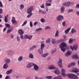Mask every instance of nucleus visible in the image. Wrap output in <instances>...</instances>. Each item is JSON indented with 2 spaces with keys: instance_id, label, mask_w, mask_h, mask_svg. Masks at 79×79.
<instances>
[{
  "instance_id": "obj_24",
  "label": "nucleus",
  "mask_w": 79,
  "mask_h": 79,
  "mask_svg": "<svg viewBox=\"0 0 79 79\" xmlns=\"http://www.w3.org/2000/svg\"><path fill=\"white\" fill-rule=\"evenodd\" d=\"M36 48V46L35 45L33 46L31 48H30V51H32V50H33L34 48Z\"/></svg>"
},
{
  "instance_id": "obj_11",
  "label": "nucleus",
  "mask_w": 79,
  "mask_h": 79,
  "mask_svg": "<svg viewBox=\"0 0 79 79\" xmlns=\"http://www.w3.org/2000/svg\"><path fill=\"white\" fill-rule=\"evenodd\" d=\"M65 70L63 69H61V74L63 76H66V74H65Z\"/></svg>"
},
{
  "instance_id": "obj_8",
  "label": "nucleus",
  "mask_w": 79,
  "mask_h": 79,
  "mask_svg": "<svg viewBox=\"0 0 79 79\" xmlns=\"http://www.w3.org/2000/svg\"><path fill=\"white\" fill-rule=\"evenodd\" d=\"M72 58L73 59H79V56L77 54H74L72 56Z\"/></svg>"
},
{
  "instance_id": "obj_5",
  "label": "nucleus",
  "mask_w": 79,
  "mask_h": 79,
  "mask_svg": "<svg viewBox=\"0 0 79 79\" xmlns=\"http://www.w3.org/2000/svg\"><path fill=\"white\" fill-rule=\"evenodd\" d=\"M70 47L71 49L73 51L74 50V49L75 50H76L77 49V48H78V45L77 44H75L73 46V47L72 46H70Z\"/></svg>"
},
{
  "instance_id": "obj_25",
  "label": "nucleus",
  "mask_w": 79,
  "mask_h": 79,
  "mask_svg": "<svg viewBox=\"0 0 79 79\" xmlns=\"http://www.w3.org/2000/svg\"><path fill=\"white\" fill-rule=\"evenodd\" d=\"M12 19L11 20L13 24H15L16 22V20H15V18L14 17H12Z\"/></svg>"
},
{
  "instance_id": "obj_61",
  "label": "nucleus",
  "mask_w": 79,
  "mask_h": 79,
  "mask_svg": "<svg viewBox=\"0 0 79 79\" xmlns=\"http://www.w3.org/2000/svg\"><path fill=\"white\" fill-rule=\"evenodd\" d=\"M11 38V39L13 38H14V35H11L10 36Z\"/></svg>"
},
{
  "instance_id": "obj_44",
  "label": "nucleus",
  "mask_w": 79,
  "mask_h": 79,
  "mask_svg": "<svg viewBox=\"0 0 79 79\" xmlns=\"http://www.w3.org/2000/svg\"><path fill=\"white\" fill-rule=\"evenodd\" d=\"M73 39H69V43H70V44H71V43H72V42H73Z\"/></svg>"
},
{
  "instance_id": "obj_38",
  "label": "nucleus",
  "mask_w": 79,
  "mask_h": 79,
  "mask_svg": "<svg viewBox=\"0 0 79 79\" xmlns=\"http://www.w3.org/2000/svg\"><path fill=\"white\" fill-rule=\"evenodd\" d=\"M27 23V21H25L23 23V24L22 25V26H24V25L26 24Z\"/></svg>"
},
{
  "instance_id": "obj_47",
  "label": "nucleus",
  "mask_w": 79,
  "mask_h": 79,
  "mask_svg": "<svg viewBox=\"0 0 79 79\" xmlns=\"http://www.w3.org/2000/svg\"><path fill=\"white\" fill-rule=\"evenodd\" d=\"M30 25L31 27H32V21L30 22Z\"/></svg>"
},
{
  "instance_id": "obj_51",
  "label": "nucleus",
  "mask_w": 79,
  "mask_h": 79,
  "mask_svg": "<svg viewBox=\"0 0 79 79\" xmlns=\"http://www.w3.org/2000/svg\"><path fill=\"white\" fill-rule=\"evenodd\" d=\"M73 12V9H69L68 11V13H70L71 12Z\"/></svg>"
},
{
  "instance_id": "obj_52",
  "label": "nucleus",
  "mask_w": 79,
  "mask_h": 79,
  "mask_svg": "<svg viewBox=\"0 0 79 79\" xmlns=\"http://www.w3.org/2000/svg\"><path fill=\"white\" fill-rule=\"evenodd\" d=\"M57 79H61V77L62 76L61 75H60L59 76L57 77Z\"/></svg>"
},
{
  "instance_id": "obj_14",
  "label": "nucleus",
  "mask_w": 79,
  "mask_h": 79,
  "mask_svg": "<svg viewBox=\"0 0 79 79\" xmlns=\"http://www.w3.org/2000/svg\"><path fill=\"white\" fill-rule=\"evenodd\" d=\"M18 33L20 35H23L24 34V31L21 29H19L18 31Z\"/></svg>"
},
{
  "instance_id": "obj_30",
  "label": "nucleus",
  "mask_w": 79,
  "mask_h": 79,
  "mask_svg": "<svg viewBox=\"0 0 79 79\" xmlns=\"http://www.w3.org/2000/svg\"><path fill=\"white\" fill-rule=\"evenodd\" d=\"M71 32L72 34H74V32L76 33V31L74 28H72L71 30Z\"/></svg>"
},
{
  "instance_id": "obj_49",
  "label": "nucleus",
  "mask_w": 79,
  "mask_h": 79,
  "mask_svg": "<svg viewBox=\"0 0 79 79\" xmlns=\"http://www.w3.org/2000/svg\"><path fill=\"white\" fill-rule=\"evenodd\" d=\"M28 36L27 35H25L24 36V39H28Z\"/></svg>"
},
{
  "instance_id": "obj_36",
  "label": "nucleus",
  "mask_w": 79,
  "mask_h": 79,
  "mask_svg": "<svg viewBox=\"0 0 79 79\" xmlns=\"http://www.w3.org/2000/svg\"><path fill=\"white\" fill-rule=\"evenodd\" d=\"M29 15H28L27 16V18H30L31 16H32V15H33L32 13H30V14H28Z\"/></svg>"
},
{
  "instance_id": "obj_28",
  "label": "nucleus",
  "mask_w": 79,
  "mask_h": 79,
  "mask_svg": "<svg viewBox=\"0 0 79 79\" xmlns=\"http://www.w3.org/2000/svg\"><path fill=\"white\" fill-rule=\"evenodd\" d=\"M71 55V52L69 51H68L65 54V55L66 56H68L69 55Z\"/></svg>"
},
{
  "instance_id": "obj_57",
  "label": "nucleus",
  "mask_w": 79,
  "mask_h": 79,
  "mask_svg": "<svg viewBox=\"0 0 79 79\" xmlns=\"http://www.w3.org/2000/svg\"><path fill=\"white\" fill-rule=\"evenodd\" d=\"M43 12V11L41 10H39V14H41V13H42V12Z\"/></svg>"
},
{
  "instance_id": "obj_16",
  "label": "nucleus",
  "mask_w": 79,
  "mask_h": 79,
  "mask_svg": "<svg viewBox=\"0 0 79 79\" xmlns=\"http://www.w3.org/2000/svg\"><path fill=\"white\" fill-rule=\"evenodd\" d=\"M13 28H10L8 29L7 31V34H9V33H10L12 31H13Z\"/></svg>"
},
{
  "instance_id": "obj_9",
  "label": "nucleus",
  "mask_w": 79,
  "mask_h": 79,
  "mask_svg": "<svg viewBox=\"0 0 79 79\" xmlns=\"http://www.w3.org/2000/svg\"><path fill=\"white\" fill-rule=\"evenodd\" d=\"M72 4V3H71L70 2H66L65 3H64L63 4V5H64V6H69L71 5V4Z\"/></svg>"
},
{
  "instance_id": "obj_13",
  "label": "nucleus",
  "mask_w": 79,
  "mask_h": 79,
  "mask_svg": "<svg viewBox=\"0 0 79 79\" xmlns=\"http://www.w3.org/2000/svg\"><path fill=\"white\" fill-rule=\"evenodd\" d=\"M54 73L56 74H57L59 75L60 74V72L58 70V69H55L54 71Z\"/></svg>"
},
{
  "instance_id": "obj_17",
  "label": "nucleus",
  "mask_w": 79,
  "mask_h": 79,
  "mask_svg": "<svg viewBox=\"0 0 79 79\" xmlns=\"http://www.w3.org/2000/svg\"><path fill=\"white\" fill-rule=\"evenodd\" d=\"M74 68H73V72H74V73H77V72H79V69H77L76 68H75L74 69V70H73Z\"/></svg>"
},
{
  "instance_id": "obj_32",
  "label": "nucleus",
  "mask_w": 79,
  "mask_h": 79,
  "mask_svg": "<svg viewBox=\"0 0 79 79\" xmlns=\"http://www.w3.org/2000/svg\"><path fill=\"white\" fill-rule=\"evenodd\" d=\"M64 7L62 6L60 8V11L61 13H63L64 12Z\"/></svg>"
},
{
  "instance_id": "obj_10",
  "label": "nucleus",
  "mask_w": 79,
  "mask_h": 79,
  "mask_svg": "<svg viewBox=\"0 0 79 79\" xmlns=\"http://www.w3.org/2000/svg\"><path fill=\"white\" fill-rule=\"evenodd\" d=\"M48 68L49 69H55L56 67H55V66L54 65H51L48 66Z\"/></svg>"
},
{
  "instance_id": "obj_27",
  "label": "nucleus",
  "mask_w": 79,
  "mask_h": 79,
  "mask_svg": "<svg viewBox=\"0 0 79 79\" xmlns=\"http://www.w3.org/2000/svg\"><path fill=\"white\" fill-rule=\"evenodd\" d=\"M48 55H49V54L48 53L44 54H43L42 55V56L44 57H46V56H48Z\"/></svg>"
},
{
  "instance_id": "obj_21",
  "label": "nucleus",
  "mask_w": 79,
  "mask_h": 79,
  "mask_svg": "<svg viewBox=\"0 0 79 79\" xmlns=\"http://www.w3.org/2000/svg\"><path fill=\"white\" fill-rule=\"evenodd\" d=\"M8 16V15H7L5 17L4 21L5 23H7L8 21V19H7Z\"/></svg>"
},
{
  "instance_id": "obj_54",
  "label": "nucleus",
  "mask_w": 79,
  "mask_h": 79,
  "mask_svg": "<svg viewBox=\"0 0 79 79\" xmlns=\"http://www.w3.org/2000/svg\"><path fill=\"white\" fill-rule=\"evenodd\" d=\"M0 7H3V4H2V3L1 1H0Z\"/></svg>"
},
{
  "instance_id": "obj_3",
  "label": "nucleus",
  "mask_w": 79,
  "mask_h": 79,
  "mask_svg": "<svg viewBox=\"0 0 79 79\" xmlns=\"http://www.w3.org/2000/svg\"><path fill=\"white\" fill-rule=\"evenodd\" d=\"M33 10H34V7L33 6H31L28 7L27 10V14H30V13H32V12Z\"/></svg>"
},
{
  "instance_id": "obj_7",
  "label": "nucleus",
  "mask_w": 79,
  "mask_h": 79,
  "mask_svg": "<svg viewBox=\"0 0 79 79\" xmlns=\"http://www.w3.org/2000/svg\"><path fill=\"white\" fill-rule=\"evenodd\" d=\"M63 19H64V17L61 15H59L57 18V20L59 21H61V20H63Z\"/></svg>"
},
{
  "instance_id": "obj_6",
  "label": "nucleus",
  "mask_w": 79,
  "mask_h": 79,
  "mask_svg": "<svg viewBox=\"0 0 79 79\" xmlns=\"http://www.w3.org/2000/svg\"><path fill=\"white\" fill-rule=\"evenodd\" d=\"M58 65L60 68H63L62 65V59H59L58 62H57Z\"/></svg>"
},
{
  "instance_id": "obj_4",
  "label": "nucleus",
  "mask_w": 79,
  "mask_h": 79,
  "mask_svg": "<svg viewBox=\"0 0 79 79\" xmlns=\"http://www.w3.org/2000/svg\"><path fill=\"white\" fill-rule=\"evenodd\" d=\"M45 47V44L44 43H42L40 45V49H39L38 52L40 54H42L43 53V49Z\"/></svg>"
},
{
  "instance_id": "obj_39",
  "label": "nucleus",
  "mask_w": 79,
  "mask_h": 79,
  "mask_svg": "<svg viewBox=\"0 0 79 79\" xmlns=\"http://www.w3.org/2000/svg\"><path fill=\"white\" fill-rule=\"evenodd\" d=\"M45 30H46V29H51V28L49 26H47L45 27Z\"/></svg>"
},
{
  "instance_id": "obj_40",
  "label": "nucleus",
  "mask_w": 79,
  "mask_h": 79,
  "mask_svg": "<svg viewBox=\"0 0 79 79\" xmlns=\"http://www.w3.org/2000/svg\"><path fill=\"white\" fill-rule=\"evenodd\" d=\"M46 78L48 79H52V76H47Z\"/></svg>"
},
{
  "instance_id": "obj_19",
  "label": "nucleus",
  "mask_w": 79,
  "mask_h": 79,
  "mask_svg": "<svg viewBox=\"0 0 79 79\" xmlns=\"http://www.w3.org/2000/svg\"><path fill=\"white\" fill-rule=\"evenodd\" d=\"M12 71L13 70L12 69H10V70L7 71L6 73V74H10L11 73V72H12Z\"/></svg>"
},
{
  "instance_id": "obj_41",
  "label": "nucleus",
  "mask_w": 79,
  "mask_h": 79,
  "mask_svg": "<svg viewBox=\"0 0 79 79\" xmlns=\"http://www.w3.org/2000/svg\"><path fill=\"white\" fill-rule=\"evenodd\" d=\"M32 35H29L28 37V39L31 40L32 39Z\"/></svg>"
},
{
  "instance_id": "obj_53",
  "label": "nucleus",
  "mask_w": 79,
  "mask_h": 79,
  "mask_svg": "<svg viewBox=\"0 0 79 79\" xmlns=\"http://www.w3.org/2000/svg\"><path fill=\"white\" fill-rule=\"evenodd\" d=\"M17 40H18V41H20V38H19V36H17Z\"/></svg>"
},
{
  "instance_id": "obj_18",
  "label": "nucleus",
  "mask_w": 79,
  "mask_h": 79,
  "mask_svg": "<svg viewBox=\"0 0 79 79\" xmlns=\"http://www.w3.org/2000/svg\"><path fill=\"white\" fill-rule=\"evenodd\" d=\"M7 54L8 55H12L13 54V52L11 51H7Z\"/></svg>"
},
{
  "instance_id": "obj_15",
  "label": "nucleus",
  "mask_w": 79,
  "mask_h": 79,
  "mask_svg": "<svg viewBox=\"0 0 79 79\" xmlns=\"http://www.w3.org/2000/svg\"><path fill=\"white\" fill-rule=\"evenodd\" d=\"M34 65V63H30L28 64L27 66V68H29L31 67H32Z\"/></svg>"
},
{
  "instance_id": "obj_62",
  "label": "nucleus",
  "mask_w": 79,
  "mask_h": 79,
  "mask_svg": "<svg viewBox=\"0 0 79 79\" xmlns=\"http://www.w3.org/2000/svg\"><path fill=\"white\" fill-rule=\"evenodd\" d=\"M7 28V27H5V28H4L3 30V32H5V30H6V29Z\"/></svg>"
},
{
  "instance_id": "obj_55",
  "label": "nucleus",
  "mask_w": 79,
  "mask_h": 79,
  "mask_svg": "<svg viewBox=\"0 0 79 79\" xmlns=\"http://www.w3.org/2000/svg\"><path fill=\"white\" fill-rule=\"evenodd\" d=\"M76 8H79V4H77L76 6Z\"/></svg>"
},
{
  "instance_id": "obj_29",
  "label": "nucleus",
  "mask_w": 79,
  "mask_h": 79,
  "mask_svg": "<svg viewBox=\"0 0 79 79\" xmlns=\"http://www.w3.org/2000/svg\"><path fill=\"white\" fill-rule=\"evenodd\" d=\"M8 67V64H5L3 65V68L4 69H6Z\"/></svg>"
},
{
  "instance_id": "obj_60",
  "label": "nucleus",
  "mask_w": 79,
  "mask_h": 79,
  "mask_svg": "<svg viewBox=\"0 0 79 79\" xmlns=\"http://www.w3.org/2000/svg\"><path fill=\"white\" fill-rule=\"evenodd\" d=\"M41 8H44V4H43L41 6Z\"/></svg>"
},
{
  "instance_id": "obj_59",
  "label": "nucleus",
  "mask_w": 79,
  "mask_h": 79,
  "mask_svg": "<svg viewBox=\"0 0 79 79\" xmlns=\"http://www.w3.org/2000/svg\"><path fill=\"white\" fill-rule=\"evenodd\" d=\"M38 24V22H35V23H34V26H36V24Z\"/></svg>"
},
{
  "instance_id": "obj_58",
  "label": "nucleus",
  "mask_w": 79,
  "mask_h": 79,
  "mask_svg": "<svg viewBox=\"0 0 79 79\" xmlns=\"http://www.w3.org/2000/svg\"><path fill=\"white\" fill-rule=\"evenodd\" d=\"M3 10H2V9H0V14H2V13Z\"/></svg>"
},
{
  "instance_id": "obj_26",
  "label": "nucleus",
  "mask_w": 79,
  "mask_h": 79,
  "mask_svg": "<svg viewBox=\"0 0 79 79\" xmlns=\"http://www.w3.org/2000/svg\"><path fill=\"white\" fill-rule=\"evenodd\" d=\"M6 64H8V63L10 62V60L9 59H7L5 60Z\"/></svg>"
},
{
  "instance_id": "obj_20",
  "label": "nucleus",
  "mask_w": 79,
  "mask_h": 79,
  "mask_svg": "<svg viewBox=\"0 0 79 79\" xmlns=\"http://www.w3.org/2000/svg\"><path fill=\"white\" fill-rule=\"evenodd\" d=\"M71 30V27H69L67 29H66V30L65 31V34H68L69 32V31Z\"/></svg>"
},
{
  "instance_id": "obj_48",
  "label": "nucleus",
  "mask_w": 79,
  "mask_h": 79,
  "mask_svg": "<svg viewBox=\"0 0 79 79\" xmlns=\"http://www.w3.org/2000/svg\"><path fill=\"white\" fill-rule=\"evenodd\" d=\"M42 28H40L36 30V31H42Z\"/></svg>"
},
{
  "instance_id": "obj_35",
  "label": "nucleus",
  "mask_w": 79,
  "mask_h": 79,
  "mask_svg": "<svg viewBox=\"0 0 79 79\" xmlns=\"http://www.w3.org/2000/svg\"><path fill=\"white\" fill-rule=\"evenodd\" d=\"M5 26L6 27L8 28H10V25L8 23H6Z\"/></svg>"
},
{
  "instance_id": "obj_46",
  "label": "nucleus",
  "mask_w": 79,
  "mask_h": 79,
  "mask_svg": "<svg viewBox=\"0 0 79 79\" xmlns=\"http://www.w3.org/2000/svg\"><path fill=\"white\" fill-rule=\"evenodd\" d=\"M20 7L21 8V9H23L24 8V6L23 4H21L20 5Z\"/></svg>"
},
{
  "instance_id": "obj_23",
  "label": "nucleus",
  "mask_w": 79,
  "mask_h": 79,
  "mask_svg": "<svg viewBox=\"0 0 79 79\" xmlns=\"http://www.w3.org/2000/svg\"><path fill=\"white\" fill-rule=\"evenodd\" d=\"M74 65H75V63H72L71 64H70L68 66V68H70L72 66H74Z\"/></svg>"
},
{
  "instance_id": "obj_43",
  "label": "nucleus",
  "mask_w": 79,
  "mask_h": 79,
  "mask_svg": "<svg viewBox=\"0 0 79 79\" xmlns=\"http://www.w3.org/2000/svg\"><path fill=\"white\" fill-rule=\"evenodd\" d=\"M62 24L64 27L66 26V23H65V21H64L63 23H62Z\"/></svg>"
},
{
  "instance_id": "obj_56",
  "label": "nucleus",
  "mask_w": 79,
  "mask_h": 79,
  "mask_svg": "<svg viewBox=\"0 0 79 79\" xmlns=\"http://www.w3.org/2000/svg\"><path fill=\"white\" fill-rule=\"evenodd\" d=\"M20 38L21 39H24V37L23 36V35H20Z\"/></svg>"
},
{
  "instance_id": "obj_45",
  "label": "nucleus",
  "mask_w": 79,
  "mask_h": 79,
  "mask_svg": "<svg viewBox=\"0 0 79 79\" xmlns=\"http://www.w3.org/2000/svg\"><path fill=\"white\" fill-rule=\"evenodd\" d=\"M40 21L41 23H45V20L43 18H42Z\"/></svg>"
},
{
  "instance_id": "obj_64",
  "label": "nucleus",
  "mask_w": 79,
  "mask_h": 79,
  "mask_svg": "<svg viewBox=\"0 0 79 79\" xmlns=\"http://www.w3.org/2000/svg\"><path fill=\"white\" fill-rule=\"evenodd\" d=\"M76 14L77 15L79 16V11L77 12Z\"/></svg>"
},
{
  "instance_id": "obj_50",
  "label": "nucleus",
  "mask_w": 79,
  "mask_h": 79,
  "mask_svg": "<svg viewBox=\"0 0 79 79\" xmlns=\"http://www.w3.org/2000/svg\"><path fill=\"white\" fill-rule=\"evenodd\" d=\"M5 79H10V77L9 76H6V77Z\"/></svg>"
},
{
  "instance_id": "obj_63",
  "label": "nucleus",
  "mask_w": 79,
  "mask_h": 79,
  "mask_svg": "<svg viewBox=\"0 0 79 79\" xmlns=\"http://www.w3.org/2000/svg\"><path fill=\"white\" fill-rule=\"evenodd\" d=\"M43 14H44V15H45V14H46V11H44L42 12Z\"/></svg>"
},
{
  "instance_id": "obj_31",
  "label": "nucleus",
  "mask_w": 79,
  "mask_h": 79,
  "mask_svg": "<svg viewBox=\"0 0 79 79\" xmlns=\"http://www.w3.org/2000/svg\"><path fill=\"white\" fill-rule=\"evenodd\" d=\"M23 56H20L18 59V61H22L23 59Z\"/></svg>"
},
{
  "instance_id": "obj_37",
  "label": "nucleus",
  "mask_w": 79,
  "mask_h": 79,
  "mask_svg": "<svg viewBox=\"0 0 79 79\" xmlns=\"http://www.w3.org/2000/svg\"><path fill=\"white\" fill-rule=\"evenodd\" d=\"M45 5L47 6H49L52 5V4L50 3H46Z\"/></svg>"
},
{
  "instance_id": "obj_12",
  "label": "nucleus",
  "mask_w": 79,
  "mask_h": 79,
  "mask_svg": "<svg viewBox=\"0 0 79 79\" xmlns=\"http://www.w3.org/2000/svg\"><path fill=\"white\" fill-rule=\"evenodd\" d=\"M33 66H34V69H35V70L37 71V70L39 69V66H37V65L34 64Z\"/></svg>"
},
{
  "instance_id": "obj_2",
  "label": "nucleus",
  "mask_w": 79,
  "mask_h": 79,
  "mask_svg": "<svg viewBox=\"0 0 79 79\" xmlns=\"http://www.w3.org/2000/svg\"><path fill=\"white\" fill-rule=\"evenodd\" d=\"M67 76L69 77V78H70V79H78L79 77L77 76L76 75H74L73 74H67Z\"/></svg>"
},
{
  "instance_id": "obj_34",
  "label": "nucleus",
  "mask_w": 79,
  "mask_h": 79,
  "mask_svg": "<svg viewBox=\"0 0 79 79\" xmlns=\"http://www.w3.org/2000/svg\"><path fill=\"white\" fill-rule=\"evenodd\" d=\"M29 58H31V59H32V58H34V56H33V54H32L31 53L30 54Z\"/></svg>"
},
{
  "instance_id": "obj_1",
  "label": "nucleus",
  "mask_w": 79,
  "mask_h": 79,
  "mask_svg": "<svg viewBox=\"0 0 79 79\" xmlns=\"http://www.w3.org/2000/svg\"><path fill=\"white\" fill-rule=\"evenodd\" d=\"M60 46L61 51L62 52H65L66 51V48H64V47H67L68 45L66 44V43L63 42L60 44Z\"/></svg>"
},
{
  "instance_id": "obj_22",
  "label": "nucleus",
  "mask_w": 79,
  "mask_h": 79,
  "mask_svg": "<svg viewBox=\"0 0 79 79\" xmlns=\"http://www.w3.org/2000/svg\"><path fill=\"white\" fill-rule=\"evenodd\" d=\"M59 34V31L57 30L55 35V37H57L59 36V34Z\"/></svg>"
},
{
  "instance_id": "obj_42",
  "label": "nucleus",
  "mask_w": 79,
  "mask_h": 79,
  "mask_svg": "<svg viewBox=\"0 0 79 79\" xmlns=\"http://www.w3.org/2000/svg\"><path fill=\"white\" fill-rule=\"evenodd\" d=\"M46 43H50V39H48L46 41Z\"/></svg>"
},
{
  "instance_id": "obj_33",
  "label": "nucleus",
  "mask_w": 79,
  "mask_h": 79,
  "mask_svg": "<svg viewBox=\"0 0 79 79\" xmlns=\"http://www.w3.org/2000/svg\"><path fill=\"white\" fill-rule=\"evenodd\" d=\"M52 42L53 44H54L56 42V40H55V39H53L52 40Z\"/></svg>"
}]
</instances>
